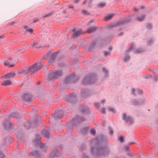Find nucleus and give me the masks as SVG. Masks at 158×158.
Returning a JSON list of instances; mask_svg holds the SVG:
<instances>
[{
	"label": "nucleus",
	"instance_id": "obj_1",
	"mask_svg": "<svg viewBox=\"0 0 158 158\" xmlns=\"http://www.w3.org/2000/svg\"><path fill=\"white\" fill-rule=\"evenodd\" d=\"M41 64H35L32 66L29 67L28 68L26 69L24 71L25 73H34L37 72L41 69Z\"/></svg>",
	"mask_w": 158,
	"mask_h": 158
},
{
	"label": "nucleus",
	"instance_id": "obj_2",
	"mask_svg": "<svg viewBox=\"0 0 158 158\" xmlns=\"http://www.w3.org/2000/svg\"><path fill=\"white\" fill-rule=\"evenodd\" d=\"M63 73L61 71L51 72L48 77V79L49 80L55 79L61 76Z\"/></svg>",
	"mask_w": 158,
	"mask_h": 158
},
{
	"label": "nucleus",
	"instance_id": "obj_3",
	"mask_svg": "<svg viewBox=\"0 0 158 158\" xmlns=\"http://www.w3.org/2000/svg\"><path fill=\"white\" fill-rule=\"evenodd\" d=\"M123 119L126 122H129L131 124L134 122V119L131 117L127 115L126 114L123 113L122 114Z\"/></svg>",
	"mask_w": 158,
	"mask_h": 158
},
{
	"label": "nucleus",
	"instance_id": "obj_4",
	"mask_svg": "<svg viewBox=\"0 0 158 158\" xmlns=\"http://www.w3.org/2000/svg\"><path fill=\"white\" fill-rule=\"evenodd\" d=\"M4 65L5 66H9V67H12L15 65L14 63H13L11 59H9L6 60L4 62Z\"/></svg>",
	"mask_w": 158,
	"mask_h": 158
},
{
	"label": "nucleus",
	"instance_id": "obj_5",
	"mask_svg": "<svg viewBox=\"0 0 158 158\" xmlns=\"http://www.w3.org/2000/svg\"><path fill=\"white\" fill-rule=\"evenodd\" d=\"M74 34V36L77 37L83 33L81 29H74L73 30Z\"/></svg>",
	"mask_w": 158,
	"mask_h": 158
},
{
	"label": "nucleus",
	"instance_id": "obj_6",
	"mask_svg": "<svg viewBox=\"0 0 158 158\" xmlns=\"http://www.w3.org/2000/svg\"><path fill=\"white\" fill-rule=\"evenodd\" d=\"M31 97V94H26L23 95V98L25 100L27 101H30Z\"/></svg>",
	"mask_w": 158,
	"mask_h": 158
},
{
	"label": "nucleus",
	"instance_id": "obj_7",
	"mask_svg": "<svg viewBox=\"0 0 158 158\" xmlns=\"http://www.w3.org/2000/svg\"><path fill=\"white\" fill-rule=\"evenodd\" d=\"M15 73H10L7 74L6 75L2 77L6 79L14 77H15Z\"/></svg>",
	"mask_w": 158,
	"mask_h": 158
},
{
	"label": "nucleus",
	"instance_id": "obj_8",
	"mask_svg": "<svg viewBox=\"0 0 158 158\" xmlns=\"http://www.w3.org/2000/svg\"><path fill=\"white\" fill-rule=\"evenodd\" d=\"M12 84V82L10 80H7L4 81L2 83V85L3 86H7L11 85Z\"/></svg>",
	"mask_w": 158,
	"mask_h": 158
},
{
	"label": "nucleus",
	"instance_id": "obj_9",
	"mask_svg": "<svg viewBox=\"0 0 158 158\" xmlns=\"http://www.w3.org/2000/svg\"><path fill=\"white\" fill-rule=\"evenodd\" d=\"M96 30V28L95 27H92L88 29L86 31V32L90 34L94 32Z\"/></svg>",
	"mask_w": 158,
	"mask_h": 158
},
{
	"label": "nucleus",
	"instance_id": "obj_10",
	"mask_svg": "<svg viewBox=\"0 0 158 158\" xmlns=\"http://www.w3.org/2000/svg\"><path fill=\"white\" fill-rule=\"evenodd\" d=\"M114 14L109 15L107 16H106L104 18V19L105 21H108L111 19L114 16Z\"/></svg>",
	"mask_w": 158,
	"mask_h": 158
},
{
	"label": "nucleus",
	"instance_id": "obj_11",
	"mask_svg": "<svg viewBox=\"0 0 158 158\" xmlns=\"http://www.w3.org/2000/svg\"><path fill=\"white\" fill-rule=\"evenodd\" d=\"M32 47L35 48H38L41 47L39 45H38V43H35L32 44Z\"/></svg>",
	"mask_w": 158,
	"mask_h": 158
},
{
	"label": "nucleus",
	"instance_id": "obj_12",
	"mask_svg": "<svg viewBox=\"0 0 158 158\" xmlns=\"http://www.w3.org/2000/svg\"><path fill=\"white\" fill-rule=\"evenodd\" d=\"M24 28L25 29L26 31L27 32H29L32 33L33 32V30L32 29H29L28 27L27 26L24 27Z\"/></svg>",
	"mask_w": 158,
	"mask_h": 158
},
{
	"label": "nucleus",
	"instance_id": "obj_13",
	"mask_svg": "<svg viewBox=\"0 0 158 158\" xmlns=\"http://www.w3.org/2000/svg\"><path fill=\"white\" fill-rule=\"evenodd\" d=\"M112 48H110L109 49V51H106L104 52V55L105 56H107L109 55L110 53V52Z\"/></svg>",
	"mask_w": 158,
	"mask_h": 158
},
{
	"label": "nucleus",
	"instance_id": "obj_14",
	"mask_svg": "<svg viewBox=\"0 0 158 158\" xmlns=\"http://www.w3.org/2000/svg\"><path fill=\"white\" fill-rule=\"evenodd\" d=\"M44 134L45 137H49L50 134L49 132L45 131Z\"/></svg>",
	"mask_w": 158,
	"mask_h": 158
},
{
	"label": "nucleus",
	"instance_id": "obj_15",
	"mask_svg": "<svg viewBox=\"0 0 158 158\" xmlns=\"http://www.w3.org/2000/svg\"><path fill=\"white\" fill-rule=\"evenodd\" d=\"M145 18V16L144 15H143L140 17H138L137 18V19L139 21H142Z\"/></svg>",
	"mask_w": 158,
	"mask_h": 158
},
{
	"label": "nucleus",
	"instance_id": "obj_16",
	"mask_svg": "<svg viewBox=\"0 0 158 158\" xmlns=\"http://www.w3.org/2000/svg\"><path fill=\"white\" fill-rule=\"evenodd\" d=\"M106 5V4L105 3H101L98 5L99 7L102 8L104 7Z\"/></svg>",
	"mask_w": 158,
	"mask_h": 158
},
{
	"label": "nucleus",
	"instance_id": "obj_17",
	"mask_svg": "<svg viewBox=\"0 0 158 158\" xmlns=\"http://www.w3.org/2000/svg\"><path fill=\"white\" fill-rule=\"evenodd\" d=\"M108 110L109 111H111L113 113H115L116 112L115 110L113 108H110L108 109Z\"/></svg>",
	"mask_w": 158,
	"mask_h": 158
},
{
	"label": "nucleus",
	"instance_id": "obj_18",
	"mask_svg": "<svg viewBox=\"0 0 158 158\" xmlns=\"http://www.w3.org/2000/svg\"><path fill=\"white\" fill-rule=\"evenodd\" d=\"M57 53L54 52L52 54L51 56V58L54 59L56 57L57 55Z\"/></svg>",
	"mask_w": 158,
	"mask_h": 158
},
{
	"label": "nucleus",
	"instance_id": "obj_19",
	"mask_svg": "<svg viewBox=\"0 0 158 158\" xmlns=\"http://www.w3.org/2000/svg\"><path fill=\"white\" fill-rule=\"evenodd\" d=\"M143 52L142 49H138L135 50V52L136 53H140Z\"/></svg>",
	"mask_w": 158,
	"mask_h": 158
},
{
	"label": "nucleus",
	"instance_id": "obj_20",
	"mask_svg": "<svg viewBox=\"0 0 158 158\" xmlns=\"http://www.w3.org/2000/svg\"><path fill=\"white\" fill-rule=\"evenodd\" d=\"M124 137L123 136H120L119 137V140L121 142H123Z\"/></svg>",
	"mask_w": 158,
	"mask_h": 158
},
{
	"label": "nucleus",
	"instance_id": "obj_21",
	"mask_svg": "<svg viewBox=\"0 0 158 158\" xmlns=\"http://www.w3.org/2000/svg\"><path fill=\"white\" fill-rule=\"evenodd\" d=\"M53 14V13L52 12H51V13H50L48 14L47 15H44V18H46V17H49L51 16Z\"/></svg>",
	"mask_w": 158,
	"mask_h": 158
},
{
	"label": "nucleus",
	"instance_id": "obj_22",
	"mask_svg": "<svg viewBox=\"0 0 158 158\" xmlns=\"http://www.w3.org/2000/svg\"><path fill=\"white\" fill-rule=\"evenodd\" d=\"M26 51V50L24 49V48H22V49L21 50L20 53H23L24 52H25Z\"/></svg>",
	"mask_w": 158,
	"mask_h": 158
},
{
	"label": "nucleus",
	"instance_id": "obj_23",
	"mask_svg": "<svg viewBox=\"0 0 158 158\" xmlns=\"http://www.w3.org/2000/svg\"><path fill=\"white\" fill-rule=\"evenodd\" d=\"M137 92L139 94H142L143 93V91L142 90L138 89Z\"/></svg>",
	"mask_w": 158,
	"mask_h": 158
},
{
	"label": "nucleus",
	"instance_id": "obj_24",
	"mask_svg": "<svg viewBox=\"0 0 158 158\" xmlns=\"http://www.w3.org/2000/svg\"><path fill=\"white\" fill-rule=\"evenodd\" d=\"M96 131L94 129H92L91 130V133L93 135H94L95 134Z\"/></svg>",
	"mask_w": 158,
	"mask_h": 158
},
{
	"label": "nucleus",
	"instance_id": "obj_25",
	"mask_svg": "<svg viewBox=\"0 0 158 158\" xmlns=\"http://www.w3.org/2000/svg\"><path fill=\"white\" fill-rule=\"evenodd\" d=\"M94 106L96 108H98L99 107V104L98 102L95 103Z\"/></svg>",
	"mask_w": 158,
	"mask_h": 158
},
{
	"label": "nucleus",
	"instance_id": "obj_26",
	"mask_svg": "<svg viewBox=\"0 0 158 158\" xmlns=\"http://www.w3.org/2000/svg\"><path fill=\"white\" fill-rule=\"evenodd\" d=\"M34 155L35 156H36L37 157H39V153L37 151L35 152H34Z\"/></svg>",
	"mask_w": 158,
	"mask_h": 158
},
{
	"label": "nucleus",
	"instance_id": "obj_27",
	"mask_svg": "<svg viewBox=\"0 0 158 158\" xmlns=\"http://www.w3.org/2000/svg\"><path fill=\"white\" fill-rule=\"evenodd\" d=\"M105 109V108H102L101 110V112L103 114H105L106 113Z\"/></svg>",
	"mask_w": 158,
	"mask_h": 158
},
{
	"label": "nucleus",
	"instance_id": "obj_28",
	"mask_svg": "<svg viewBox=\"0 0 158 158\" xmlns=\"http://www.w3.org/2000/svg\"><path fill=\"white\" fill-rule=\"evenodd\" d=\"M130 57L129 56H127L124 58V60L125 61L128 60L130 59Z\"/></svg>",
	"mask_w": 158,
	"mask_h": 158
},
{
	"label": "nucleus",
	"instance_id": "obj_29",
	"mask_svg": "<svg viewBox=\"0 0 158 158\" xmlns=\"http://www.w3.org/2000/svg\"><path fill=\"white\" fill-rule=\"evenodd\" d=\"M109 130H110V134L111 135H112L113 134V133L114 132L111 129H110Z\"/></svg>",
	"mask_w": 158,
	"mask_h": 158
},
{
	"label": "nucleus",
	"instance_id": "obj_30",
	"mask_svg": "<svg viewBox=\"0 0 158 158\" xmlns=\"http://www.w3.org/2000/svg\"><path fill=\"white\" fill-rule=\"evenodd\" d=\"M68 7L69 8H71V9H73L74 8V6L72 4L69 5V6Z\"/></svg>",
	"mask_w": 158,
	"mask_h": 158
},
{
	"label": "nucleus",
	"instance_id": "obj_31",
	"mask_svg": "<svg viewBox=\"0 0 158 158\" xmlns=\"http://www.w3.org/2000/svg\"><path fill=\"white\" fill-rule=\"evenodd\" d=\"M71 76H69V77H68L66 79V80H65V82H68V81H67V80H70V79H71Z\"/></svg>",
	"mask_w": 158,
	"mask_h": 158
},
{
	"label": "nucleus",
	"instance_id": "obj_32",
	"mask_svg": "<svg viewBox=\"0 0 158 158\" xmlns=\"http://www.w3.org/2000/svg\"><path fill=\"white\" fill-rule=\"evenodd\" d=\"M39 21V19L37 18H35L33 20V22L34 23H35L38 22Z\"/></svg>",
	"mask_w": 158,
	"mask_h": 158
},
{
	"label": "nucleus",
	"instance_id": "obj_33",
	"mask_svg": "<svg viewBox=\"0 0 158 158\" xmlns=\"http://www.w3.org/2000/svg\"><path fill=\"white\" fill-rule=\"evenodd\" d=\"M80 0H76L74 1V2L76 3H77L78 2H80Z\"/></svg>",
	"mask_w": 158,
	"mask_h": 158
},
{
	"label": "nucleus",
	"instance_id": "obj_34",
	"mask_svg": "<svg viewBox=\"0 0 158 158\" xmlns=\"http://www.w3.org/2000/svg\"><path fill=\"white\" fill-rule=\"evenodd\" d=\"M4 38V36L3 35L0 36V40Z\"/></svg>",
	"mask_w": 158,
	"mask_h": 158
},
{
	"label": "nucleus",
	"instance_id": "obj_35",
	"mask_svg": "<svg viewBox=\"0 0 158 158\" xmlns=\"http://www.w3.org/2000/svg\"><path fill=\"white\" fill-rule=\"evenodd\" d=\"M148 26L149 28H151L152 27V26L151 24H149L148 25Z\"/></svg>",
	"mask_w": 158,
	"mask_h": 158
},
{
	"label": "nucleus",
	"instance_id": "obj_36",
	"mask_svg": "<svg viewBox=\"0 0 158 158\" xmlns=\"http://www.w3.org/2000/svg\"><path fill=\"white\" fill-rule=\"evenodd\" d=\"M105 102V100H102L101 101V103H104Z\"/></svg>",
	"mask_w": 158,
	"mask_h": 158
},
{
	"label": "nucleus",
	"instance_id": "obj_37",
	"mask_svg": "<svg viewBox=\"0 0 158 158\" xmlns=\"http://www.w3.org/2000/svg\"><path fill=\"white\" fill-rule=\"evenodd\" d=\"M135 89H133L132 92L133 93V94L135 93Z\"/></svg>",
	"mask_w": 158,
	"mask_h": 158
},
{
	"label": "nucleus",
	"instance_id": "obj_38",
	"mask_svg": "<svg viewBox=\"0 0 158 158\" xmlns=\"http://www.w3.org/2000/svg\"><path fill=\"white\" fill-rule=\"evenodd\" d=\"M134 10H135V11H138L137 9L135 8H134Z\"/></svg>",
	"mask_w": 158,
	"mask_h": 158
},
{
	"label": "nucleus",
	"instance_id": "obj_39",
	"mask_svg": "<svg viewBox=\"0 0 158 158\" xmlns=\"http://www.w3.org/2000/svg\"><path fill=\"white\" fill-rule=\"evenodd\" d=\"M103 70H104V72H106H106H107V70H106V69H103Z\"/></svg>",
	"mask_w": 158,
	"mask_h": 158
},
{
	"label": "nucleus",
	"instance_id": "obj_40",
	"mask_svg": "<svg viewBox=\"0 0 158 158\" xmlns=\"http://www.w3.org/2000/svg\"><path fill=\"white\" fill-rule=\"evenodd\" d=\"M86 0H85V1L84 2L83 4H84L85 3L86 1Z\"/></svg>",
	"mask_w": 158,
	"mask_h": 158
},
{
	"label": "nucleus",
	"instance_id": "obj_41",
	"mask_svg": "<svg viewBox=\"0 0 158 158\" xmlns=\"http://www.w3.org/2000/svg\"><path fill=\"white\" fill-rule=\"evenodd\" d=\"M141 7L142 9L143 8V6H141Z\"/></svg>",
	"mask_w": 158,
	"mask_h": 158
},
{
	"label": "nucleus",
	"instance_id": "obj_42",
	"mask_svg": "<svg viewBox=\"0 0 158 158\" xmlns=\"http://www.w3.org/2000/svg\"><path fill=\"white\" fill-rule=\"evenodd\" d=\"M83 12L85 14V11H83Z\"/></svg>",
	"mask_w": 158,
	"mask_h": 158
}]
</instances>
